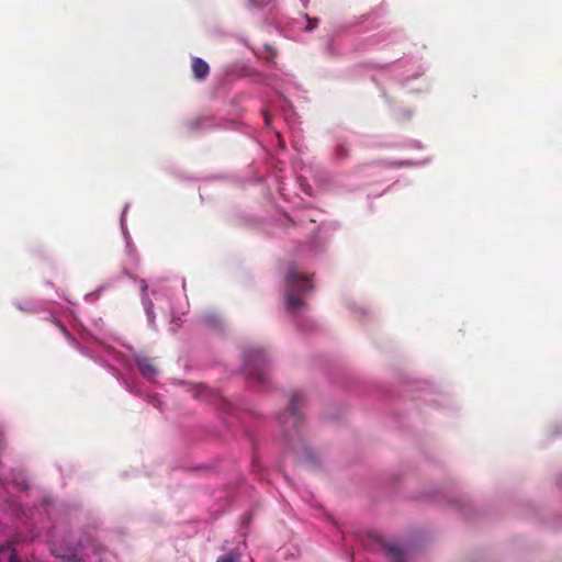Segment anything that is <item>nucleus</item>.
<instances>
[{
	"label": "nucleus",
	"mask_w": 562,
	"mask_h": 562,
	"mask_svg": "<svg viewBox=\"0 0 562 562\" xmlns=\"http://www.w3.org/2000/svg\"><path fill=\"white\" fill-rule=\"evenodd\" d=\"M147 401L156 407L160 406V400L157 395H147Z\"/></svg>",
	"instance_id": "obj_12"
},
{
	"label": "nucleus",
	"mask_w": 562,
	"mask_h": 562,
	"mask_svg": "<svg viewBox=\"0 0 562 562\" xmlns=\"http://www.w3.org/2000/svg\"><path fill=\"white\" fill-rule=\"evenodd\" d=\"M301 1H302L303 5L305 7L307 4L308 0H301Z\"/></svg>",
	"instance_id": "obj_15"
},
{
	"label": "nucleus",
	"mask_w": 562,
	"mask_h": 562,
	"mask_svg": "<svg viewBox=\"0 0 562 562\" xmlns=\"http://www.w3.org/2000/svg\"><path fill=\"white\" fill-rule=\"evenodd\" d=\"M9 562H18L16 554L14 551H11L10 557H9Z\"/></svg>",
	"instance_id": "obj_13"
},
{
	"label": "nucleus",
	"mask_w": 562,
	"mask_h": 562,
	"mask_svg": "<svg viewBox=\"0 0 562 562\" xmlns=\"http://www.w3.org/2000/svg\"><path fill=\"white\" fill-rule=\"evenodd\" d=\"M147 283L145 280H140V290H142V304L144 311L147 316V322L151 327L156 326L155 323V313H154V303L146 295Z\"/></svg>",
	"instance_id": "obj_4"
},
{
	"label": "nucleus",
	"mask_w": 562,
	"mask_h": 562,
	"mask_svg": "<svg viewBox=\"0 0 562 562\" xmlns=\"http://www.w3.org/2000/svg\"><path fill=\"white\" fill-rule=\"evenodd\" d=\"M126 211H127V205L124 207L122 215H121V226H122V232H123L125 239H127V234H126L125 223H124V216H125ZM126 243L128 244V240H126Z\"/></svg>",
	"instance_id": "obj_11"
},
{
	"label": "nucleus",
	"mask_w": 562,
	"mask_h": 562,
	"mask_svg": "<svg viewBox=\"0 0 562 562\" xmlns=\"http://www.w3.org/2000/svg\"><path fill=\"white\" fill-rule=\"evenodd\" d=\"M60 327H61L63 331H64L66 335H68V333H67L66 328H65V327H63V326H60Z\"/></svg>",
	"instance_id": "obj_16"
},
{
	"label": "nucleus",
	"mask_w": 562,
	"mask_h": 562,
	"mask_svg": "<svg viewBox=\"0 0 562 562\" xmlns=\"http://www.w3.org/2000/svg\"><path fill=\"white\" fill-rule=\"evenodd\" d=\"M267 357L262 349L252 348L244 355V370L248 376L256 378L260 381L265 380L263 366Z\"/></svg>",
	"instance_id": "obj_2"
},
{
	"label": "nucleus",
	"mask_w": 562,
	"mask_h": 562,
	"mask_svg": "<svg viewBox=\"0 0 562 562\" xmlns=\"http://www.w3.org/2000/svg\"><path fill=\"white\" fill-rule=\"evenodd\" d=\"M52 551L55 555L63 558V559H67V560H76L77 559V555L75 552L61 553L57 549H53Z\"/></svg>",
	"instance_id": "obj_8"
},
{
	"label": "nucleus",
	"mask_w": 562,
	"mask_h": 562,
	"mask_svg": "<svg viewBox=\"0 0 562 562\" xmlns=\"http://www.w3.org/2000/svg\"><path fill=\"white\" fill-rule=\"evenodd\" d=\"M135 362L143 378L149 382H154L155 378L158 375V370L150 360L145 357H136Z\"/></svg>",
	"instance_id": "obj_3"
},
{
	"label": "nucleus",
	"mask_w": 562,
	"mask_h": 562,
	"mask_svg": "<svg viewBox=\"0 0 562 562\" xmlns=\"http://www.w3.org/2000/svg\"><path fill=\"white\" fill-rule=\"evenodd\" d=\"M209 65L202 58L195 57L192 61V70L196 79H203L209 74Z\"/></svg>",
	"instance_id": "obj_5"
},
{
	"label": "nucleus",
	"mask_w": 562,
	"mask_h": 562,
	"mask_svg": "<svg viewBox=\"0 0 562 562\" xmlns=\"http://www.w3.org/2000/svg\"><path fill=\"white\" fill-rule=\"evenodd\" d=\"M3 549L10 550V549H11V546L8 543V544H5L4 547H1V548H0V550H3Z\"/></svg>",
	"instance_id": "obj_14"
},
{
	"label": "nucleus",
	"mask_w": 562,
	"mask_h": 562,
	"mask_svg": "<svg viewBox=\"0 0 562 562\" xmlns=\"http://www.w3.org/2000/svg\"><path fill=\"white\" fill-rule=\"evenodd\" d=\"M304 19L307 21V25L305 26V30L306 31H312L314 30L316 26H317V20L314 19V20H311L307 15H304Z\"/></svg>",
	"instance_id": "obj_9"
},
{
	"label": "nucleus",
	"mask_w": 562,
	"mask_h": 562,
	"mask_svg": "<svg viewBox=\"0 0 562 562\" xmlns=\"http://www.w3.org/2000/svg\"><path fill=\"white\" fill-rule=\"evenodd\" d=\"M122 382L126 386L127 391H130L131 393L140 394V391L134 387L126 379L122 378Z\"/></svg>",
	"instance_id": "obj_10"
},
{
	"label": "nucleus",
	"mask_w": 562,
	"mask_h": 562,
	"mask_svg": "<svg viewBox=\"0 0 562 562\" xmlns=\"http://www.w3.org/2000/svg\"><path fill=\"white\" fill-rule=\"evenodd\" d=\"M387 555L396 562H403V552L397 547H390L387 549Z\"/></svg>",
	"instance_id": "obj_6"
},
{
	"label": "nucleus",
	"mask_w": 562,
	"mask_h": 562,
	"mask_svg": "<svg viewBox=\"0 0 562 562\" xmlns=\"http://www.w3.org/2000/svg\"><path fill=\"white\" fill-rule=\"evenodd\" d=\"M312 289L313 284L310 279L302 276L296 269L290 268L285 285L286 308L292 313L300 312L304 306L301 295Z\"/></svg>",
	"instance_id": "obj_1"
},
{
	"label": "nucleus",
	"mask_w": 562,
	"mask_h": 562,
	"mask_svg": "<svg viewBox=\"0 0 562 562\" xmlns=\"http://www.w3.org/2000/svg\"><path fill=\"white\" fill-rule=\"evenodd\" d=\"M238 560H239V555L234 552H231L228 554L221 557L217 560V562H237Z\"/></svg>",
	"instance_id": "obj_7"
}]
</instances>
